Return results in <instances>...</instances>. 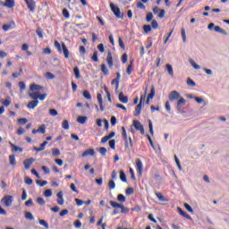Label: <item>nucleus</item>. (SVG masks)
I'll list each match as a JSON object with an SVG mask.
<instances>
[{"instance_id":"nucleus-48","label":"nucleus","mask_w":229,"mask_h":229,"mask_svg":"<svg viewBox=\"0 0 229 229\" xmlns=\"http://www.w3.org/2000/svg\"><path fill=\"white\" fill-rule=\"evenodd\" d=\"M111 85H116V90L117 89H119V80L114 78L112 81H111Z\"/></svg>"},{"instance_id":"nucleus-16","label":"nucleus","mask_w":229,"mask_h":229,"mask_svg":"<svg viewBox=\"0 0 229 229\" xmlns=\"http://www.w3.org/2000/svg\"><path fill=\"white\" fill-rule=\"evenodd\" d=\"M62 50L64 55V58H69L70 52H69V49H67L65 43L62 44Z\"/></svg>"},{"instance_id":"nucleus-15","label":"nucleus","mask_w":229,"mask_h":229,"mask_svg":"<svg viewBox=\"0 0 229 229\" xmlns=\"http://www.w3.org/2000/svg\"><path fill=\"white\" fill-rule=\"evenodd\" d=\"M106 60H107L108 66L113 67L114 66V59L112 57V52H108Z\"/></svg>"},{"instance_id":"nucleus-3","label":"nucleus","mask_w":229,"mask_h":229,"mask_svg":"<svg viewBox=\"0 0 229 229\" xmlns=\"http://www.w3.org/2000/svg\"><path fill=\"white\" fill-rule=\"evenodd\" d=\"M1 203L4 205V207H12V203H13V196L6 195L1 199Z\"/></svg>"},{"instance_id":"nucleus-44","label":"nucleus","mask_w":229,"mask_h":229,"mask_svg":"<svg viewBox=\"0 0 229 229\" xmlns=\"http://www.w3.org/2000/svg\"><path fill=\"white\" fill-rule=\"evenodd\" d=\"M187 85H189L190 87H196V82H194V81H192V79L188 78L187 79Z\"/></svg>"},{"instance_id":"nucleus-58","label":"nucleus","mask_w":229,"mask_h":229,"mask_svg":"<svg viewBox=\"0 0 229 229\" xmlns=\"http://www.w3.org/2000/svg\"><path fill=\"white\" fill-rule=\"evenodd\" d=\"M39 225L45 226V228H49V225L47 224V222H46V220H39Z\"/></svg>"},{"instance_id":"nucleus-33","label":"nucleus","mask_w":229,"mask_h":229,"mask_svg":"<svg viewBox=\"0 0 229 229\" xmlns=\"http://www.w3.org/2000/svg\"><path fill=\"white\" fill-rule=\"evenodd\" d=\"M153 98H155V87L152 86L150 93L148 94L147 98L153 99Z\"/></svg>"},{"instance_id":"nucleus-20","label":"nucleus","mask_w":229,"mask_h":229,"mask_svg":"<svg viewBox=\"0 0 229 229\" xmlns=\"http://www.w3.org/2000/svg\"><path fill=\"white\" fill-rule=\"evenodd\" d=\"M118 98L122 103H128V96H124V93L120 92Z\"/></svg>"},{"instance_id":"nucleus-8","label":"nucleus","mask_w":229,"mask_h":229,"mask_svg":"<svg viewBox=\"0 0 229 229\" xmlns=\"http://www.w3.org/2000/svg\"><path fill=\"white\" fill-rule=\"evenodd\" d=\"M136 169L138 170L139 174H142L144 166L142 165V161L139 158L136 159Z\"/></svg>"},{"instance_id":"nucleus-6","label":"nucleus","mask_w":229,"mask_h":229,"mask_svg":"<svg viewBox=\"0 0 229 229\" xmlns=\"http://www.w3.org/2000/svg\"><path fill=\"white\" fill-rule=\"evenodd\" d=\"M35 158L33 157H30L29 159H25L23 161V165H24V168L28 171V169H30V167L31 166V165L33 164V162H35Z\"/></svg>"},{"instance_id":"nucleus-63","label":"nucleus","mask_w":229,"mask_h":229,"mask_svg":"<svg viewBox=\"0 0 229 229\" xmlns=\"http://www.w3.org/2000/svg\"><path fill=\"white\" fill-rule=\"evenodd\" d=\"M132 67H133V64H132V63L131 62V64L128 65V67H127V74H131V69H132Z\"/></svg>"},{"instance_id":"nucleus-57","label":"nucleus","mask_w":229,"mask_h":229,"mask_svg":"<svg viewBox=\"0 0 229 229\" xmlns=\"http://www.w3.org/2000/svg\"><path fill=\"white\" fill-rule=\"evenodd\" d=\"M109 146L111 149H115V140H109Z\"/></svg>"},{"instance_id":"nucleus-51","label":"nucleus","mask_w":229,"mask_h":229,"mask_svg":"<svg viewBox=\"0 0 229 229\" xmlns=\"http://www.w3.org/2000/svg\"><path fill=\"white\" fill-rule=\"evenodd\" d=\"M55 47L59 51V53H62V46H60V43L58 41H55Z\"/></svg>"},{"instance_id":"nucleus-22","label":"nucleus","mask_w":229,"mask_h":229,"mask_svg":"<svg viewBox=\"0 0 229 229\" xmlns=\"http://www.w3.org/2000/svg\"><path fill=\"white\" fill-rule=\"evenodd\" d=\"M12 148H13V151H14V153H17L19 151V153H22V148L21 147H17L16 145L13 144L12 142H10Z\"/></svg>"},{"instance_id":"nucleus-26","label":"nucleus","mask_w":229,"mask_h":229,"mask_svg":"<svg viewBox=\"0 0 229 229\" xmlns=\"http://www.w3.org/2000/svg\"><path fill=\"white\" fill-rule=\"evenodd\" d=\"M77 123L80 124H85L87 123V116H79L77 118Z\"/></svg>"},{"instance_id":"nucleus-31","label":"nucleus","mask_w":229,"mask_h":229,"mask_svg":"<svg viewBox=\"0 0 229 229\" xmlns=\"http://www.w3.org/2000/svg\"><path fill=\"white\" fill-rule=\"evenodd\" d=\"M181 35H182V41L184 43L187 42V34L185 33V29L184 28H182L181 30Z\"/></svg>"},{"instance_id":"nucleus-36","label":"nucleus","mask_w":229,"mask_h":229,"mask_svg":"<svg viewBox=\"0 0 229 229\" xmlns=\"http://www.w3.org/2000/svg\"><path fill=\"white\" fill-rule=\"evenodd\" d=\"M109 191H114L115 189V182L114 180H110L108 182Z\"/></svg>"},{"instance_id":"nucleus-23","label":"nucleus","mask_w":229,"mask_h":229,"mask_svg":"<svg viewBox=\"0 0 229 229\" xmlns=\"http://www.w3.org/2000/svg\"><path fill=\"white\" fill-rule=\"evenodd\" d=\"M166 71L168 72V74L173 78L174 76V71L173 70V66L171 64H166Z\"/></svg>"},{"instance_id":"nucleus-11","label":"nucleus","mask_w":229,"mask_h":229,"mask_svg":"<svg viewBox=\"0 0 229 229\" xmlns=\"http://www.w3.org/2000/svg\"><path fill=\"white\" fill-rule=\"evenodd\" d=\"M28 8L30 12H35V1L34 0H25Z\"/></svg>"},{"instance_id":"nucleus-38","label":"nucleus","mask_w":229,"mask_h":229,"mask_svg":"<svg viewBox=\"0 0 229 229\" xmlns=\"http://www.w3.org/2000/svg\"><path fill=\"white\" fill-rule=\"evenodd\" d=\"M122 137L123 140H128V135L126 134V128L122 127Z\"/></svg>"},{"instance_id":"nucleus-32","label":"nucleus","mask_w":229,"mask_h":229,"mask_svg":"<svg viewBox=\"0 0 229 229\" xmlns=\"http://www.w3.org/2000/svg\"><path fill=\"white\" fill-rule=\"evenodd\" d=\"M98 151H99V153L102 157L106 156V148L101 147V148H98Z\"/></svg>"},{"instance_id":"nucleus-14","label":"nucleus","mask_w":229,"mask_h":229,"mask_svg":"<svg viewBox=\"0 0 229 229\" xmlns=\"http://www.w3.org/2000/svg\"><path fill=\"white\" fill-rule=\"evenodd\" d=\"M95 153H96V151H94V149L89 148L83 152L82 157H89V156L94 157Z\"/></svg>"},{"instance_id":"nucleus-54","label":"nucleus","mask_w":229,"mask_h":229,"mask_svg":"<svg viewBox=\"0 0 229 229\" xmlns=\"http://www.w3.org/2000/svg\"><path fill=\"white\" fill-rule=\"evenodd\" d=\"M125 192L128 196H131V194H133L135 191L133 190V188H127Z\"/></svg>"},{"instance_id":"nucleus-34","label":"nucleus","mask_w":229,"mask_h":229,"mask_svg":"<svg viewBox=\"0 0 229 229\" xmlns=\"http://www.w3.org/2000/svg\"><path fill=\"white\" fill-rule=\"evenodd\" d=\"M9 162L11 165H15V164H17L15 162V156L14 155H11L9 156Z\"/></svg>"},{"instance_id":"nucleus-28","label":"nucleus","mask_w":229,"mask_h":229,"mask_svg":"<svg viewBox=\"0 0 229 229\" xmlns=\"http://www.w3.org/2000/svg\"><path fill=\"white\" fill-rule=\"evenodd\" d=\"M156 196L159 199V201H168V199H165V197H164V195H162V193L160 192H156Z\"/></svg>"},{"instance_id":"nucleus-29","label":"nucleus","mask_w":229,"mask_h":229,"mask_svg":"<svg viewBox=\"0 0 229 229\" xmlns=\"http://www.w3.org/2000/svg\"><path fill=\"white\" fill-rule=\"evenodd\" d=\"M25 218H27L29 221H33V219H35V217H33V214L29 211L25 212Z\"/></svg>"},{"instance_id":"nucleus-61","label":"nucleus","mask_w":229,"mask_h":229,"mask_svg":"<svg viewBox=\"0 0 229 229\" xmlns=\"http://www.w3.org/2000/svg\"><path fill=\"white\" fill-rule=\"evenodd\" d=\"M91 58L93 62H99V59L98 58V51L94 52L93 56Z\"/></svg>"},{"instance_id":"nucleus-19","label":"nucleus","mask_w":229,"mask_h":229,"mask_svg":"<svg viewBox=\"0 0 229 229\" xmlns=\"http://www.w3.org/2000/svg\"><path fill=\"white\" fill-rule=\"evenodd\" d=\"M177 210L182 217H185L186 219H192L189 214H187L185 211H182V208H177Z\"/></svg>"},{"instance_id":"nucleus-53","label":"nucleus","mask_w":229,"mask_h":229,"mask_svg":"<svg viewBox=\"0 0 229 229\" xmlns=\"http://www.w3.org/2000/svg\"><path fill=\"white\" fill-rule=\"evenodd\" d=\"M38 130L39 131L38 133H46V125L42 124Z\"/></svg>"},{"instance_id":"nucleus-24","label":"nucleus","mask_w":229,"mask_h":229,"mask_svg":"<svg viewBox=\"0 0 229 229\" xmlns=\"http://www.w3.org/2000/svg\"><path fill=\"white\" fill-rule=\"evenodd\" d=\"M73 72H74L76 80H80V78H81V75L80 74V68H78V66H75L73 68Z\"/></svg>"},{"instance_id":"nucleus-64","label":"nucleus","mask_w":229,"mask_h":229,"mask_svg":"<svg viewBox=\"0 0 229 229\" xmlns=\"http://www.w3.org/2000/svg\"><path fill=\"white\" fill-rule=\"evenodd\" d=\"M122 62H123V64H126V62H128V55L127 54L123 55Z\"/></svg>"},{"instance_id":"nucleus-42","label":"nucleus","mask_w":229,"mask_h":229,"mask_svg":"<svg viewBox=\"0 0 229 229\" xmlns=\"http://www.w3.org/2000/svg\"><path fill=\"white\" fill-rule=\"evenodd\" d=\"M44 196L46 198H51V196H53V191L51 190H46L44 192Z\"/></svg>"},{"instance_id":"nucleus-41","label":"nucleus","mask_w":229,"mask_h":229,"mask_svg":"<svg viewBox=\"0 0 229 229\" xmlns=\"http://www.w3.org/2000/svg\"><path fill=\"white\" fill-rule=\"evenodd\" d=\"M83 97L86 99H92V96L90 95V92H89L88 90L83 91Z\"/></svg>"},{"instance_id":"nucleus-49","label":"nucleus","mask_w":229,"mask_h":229,"mask_svg":"<svg viewBox=\"0 0 229 229\" xmlns=\"http://www.w3.org/2000/svg\"><path fill=\"white\" fill-rule=\"evenodd\" d=\"M184 208H186V210H188V212H191L192 214V212H194V209H192V207H191V205H189L188 203L184 204Z\"/></svg>"},{"instance_id":"nucleus-45","label":"nucleus","mask_w":229,"mask_h":229,"mask_svg":"<svg viewBox=\"0 0 229 229\" xmlns=\"http://www.w3.org/2000/svg\"><path fill=\"white\" fill-rule=\"evenodd\" d=\"M37 35L38 36L39 38H44V34L42 32V29L38 28L36 30Z\"/></svg>"},{"instance_id":"nucleus-5","label":"nucleus","mask_w":229,"mask_h":229,"mask_svg":"<svg viewBox=\"0 0 229 229\" xmlns=\"http://www.w3.org/2000/svg\"><path fill=\"white\" fill-rule=\"evenodd\" d=\"M180 93L176 90L171 91L168 95L169 101H176V99H180Z\"/></svg>"},{"instance_id":"nucleus-13","label":"nucleus","mask_w":229,"mask_h":229,"mask_svg":"<svg viewBox=\"0 0 229 229\" xmlns=\"http://www.w3.org/2000/svg\"><path fill=\"white\" fill-rule=\"evenodd\" d=\"M37 106H38V100H32L27 105L30 109L37 108Z\"/></svg>"},{"instance_id":"nucleus-4","label":"nucleus","mask_w":229,"mask_h":229,"mask_svg":"<svg viewBox=\"0 0 229 229\" xmlns=\"http://www.w3.org/2000/svg\"><path fill=\"white\" fill-rule=\"evenodd\" d=\"M133 126H134L135 130H137L138 131H140L141 135H144V133H145L144 125H142V123H140V122H139L138 120H134Z\"/></svg>"},{"instance_id":"nucleus-56","label":"nucleus","mask_w":229,"mask_h":229,"mask_svg":"<svg viewBox=\"0 0 229 229\" xmlns=\"http://www.w3.org/2000/svg\"><path fill=\"white\" fill-rule=\"evenodd\" d=\"M73 225L75 228H81V222L80 220H75Z\"/></svg>"},{"instance_id":"nucleus-18","label":"nucleus","mask_w":229,"mask_h":229,"mask_svg":"<svg viewBox=\"0 0 229 229\" xmlns=\"http://www.w3.org/2000/svg\"><path fill=\"white\" fill-rule=\"evenodd\" d=\"M142 110V104H138L135 107L134 115L139 117L140 115V111Z\"/></svg>"},{"instance_id":"nucleus-21","label":"nucleus","mask_w":229,"mask_h":229,"mask_svg":"<svg viewBox=\"0 0 229 229\" xmlns=\"http://www.w3.org/2000/svg\"><path fill=\"white\" fill-rule=\"evenodd\" d=\"M30 90L32 92H35L36 90H42V86L38 85V84H32V85H30Z\"/></svg>"},{"instance_id":"nucleus-27","label":"nucleus","mask_w":229,"mask_h":229,"mask_svg":"<svg viewBox=\"0 0 229 229\" xmlns=\"http://www.w3.org/2000/svg\"><path fill=\"white\" fill-rule=\"evenodd\" d=\"M120 180H122L124 183L128 182V179H126V174H124V171H120Z\"/></svg>"},{"instance_id":"nucleus-37","label":"nucleus","mask_w":229,"mask_h":229,"mask_svg":"<svg viewBox=\"0 0 229 229\" xmlns=\"http://www.w3.org/2000/svg\"><path fill=\"white\" fill-rule=\"evenodd\" d=\"M117 200L120 201V203H124V201H126V197L123 194H118Z\"/></svg>"},{"instance_id":"nucleus-7","label":"nucleus","mask_w":229,"mask_h":229,"mask_svg":"<svg viewBox=\"0 0 229 229\" xmlns=\"http://www.w3.org/2000/svg\"><path fill=\"white\" fill-rule=\"evenodd\" d=\"M0 4L7 8H13L15 6V0H5V3L0 2Z\"/></svg>"},{"instance_id":"nucleus-46","label":"nucleus","mask_w":229,"mask_h":229,"mask_svg":"<svg viewBox=\"0 0 229 229\" xmlns=\"http://www.w3.org/2000/svg\"><path fill=\"white\" fill-rule=\"evenodd\" d=\"M148 128H149L150 134L154 135L155 131H153V123L151 122V120H148Z\"/></svg>"},{"instance_id":"nucleus-47","label":"nucleus","mask_w":229,"mask_h":229,"mask_svg":"<svg viewBox=\"0 0 229 229\" xmlns=\"http://www.w3.org/2000/svg\"><path fill=\"white\" fill-rule=\"evenodd\" d=\"M62 126H63L64 130H69V121L64 120Z\"/></svg>"},{"instance_id":"nucleus-9","label":"nucleus","mask_w":229,"mask_h":229,"mask_svg":"<svg viewBox=\"0 0 229 229\" xmlns=\"http://www.w3.org/2000/svg\"><path fill=\"white\" fill-rule=\"evenodd\" d=\"M113 137H115V132L112 131L109 135H106L101 139L102 144H105L110 140V139H113Z\"/></svg>"},{"instance_id":"nucleus-12","label":"nucleus","mask_w":229,"mask_h":229,"mask_svg":"<svg viewBox=\"0 0 229 229\" xmlns=\"http://www.w3.org/2000/svg\"><path fill=\"white\" fill-rule=\"evenodd\" d=\"M30 98H31V99H34V101L38 100V98H40V92L38 91H33L31 93L29 94Z\"/></svg>"},{"instance_id":"nucleus-35","label":"nucleus","mask_w":229,"mask_h":229,"mask_svg":"<svg viewBox=\"0 0 229 229\" xmlns=\"http://www.w3.org/2000/svg\"><path fill=\"white\" fill-rule=\"evenodd\" d=\"M52 155H53V157H60V149L53 148L52 149Z\"/></svg>"},{"instance_id":"nucleus-60","label":"nucleus","mask_w":229,"mask_h":229,"mask_svg":"<svg viewBox=\"0 0 229 229\" xmlns=\"http://www.w3.org/2000/svg\"><path fill=\"white\" fill-rule=\"evenodd\" d=\"M118 44L122 49H125L124 42L123 41V38H118Z\"/></svg>"},{"instance_id":"nucleus-59","label":"nucleus","mask_w":229,"mask_h":229,"mask_svg":"<svg viewBox=\"0 0 229 229\" xmlns=\"http://www.w3.org/2000/svg\"><path fill=\"white\" fill-rule=\"evenodd\" d=\"M4 106H10V105H12V101L10 100V98H6L4 102H3Z\"/></svg>"},{"instance_id":"nucleus-55","label":"nucleus","mask_w":229,"mask_h":229,"mask_svg":"<svg viewBox=\"0 0 229 229\" xmlns=\"http://www.w3.org/2000/svg\"><path fill=\"white\" fill-rule=\"evenodd\" d=\"M49 114H50V115L55 117V116L58 115V111H56V109H50Z\"/></svg>"},{"instance_id":"nucleus-1","label":"nucleus","mask_w":229,"mask_h":229,"mask_svg":"<svg viewBox=\"0 0 229 229\" xmlns=\"http://www.w3.org/2000/svg\"><path fill=\"white\" fill-rule=\"evenodd\" d=\"M111 207H113V208H121V212L122 214H128V212H130V209L126 207H124V205L123 204H119L116 201L111 200L109 201Z\"/></svg>"},{"instance_id":"nucleus-17","label":"nucleus","mask_w":229,"mask_h":229,"mask_svg":"<svg viewBox=\"0 0 229 229\" xmlns=\"http://www.w3.org/2000/svg\"><path fill=\"white\" fill-rule=\"evenodd\" d=\"M214 31H216V33H221L222 35H228V32H226V30L219 26H215Z\"/></svg>"},{"instance_id":"nucleus-62","label":"nucleus","mask_w":229,"mask_h":229,"mask_svg":"<svg viewBox=\"0 0 229 229\" xmlns=\"http://www.w3.org/2000/svg\"><path fill=\"white\" fill-rule=\"evenodd\" d=\"M18 123L20 124H26V123H28V119H26V118H20V119H18Z\"/></svg>"},{"instance_id":"nucleus-2","label":"nucleus","mask_w":229,"mask_h":229,"mask_svg":"<svg viewBox=\"0 0 229 229\" xmlns=\"http://www.w3.org/2000/svg\"><path fill=\"white\" fill-rule=\"evenodd\" d=\"M110 8L117 19H123V17H124V13H121V9L115 6L113 3L110 4Z\"/></svg>"},{"instance_id":"nucleus-30","label":"nucleus","mask_w":229,"mask_h":229,"mask_svg":"<svg viewBox=\"0 0 229 229\" xmlns=\"http://www.w3.org/2000/svg\"><path fill=\"white\" fill-rule=\"evenodd\" d=\"M190 64H191V67H193V69H197V70L201 69L199 64H197L196 62H194V60H192V59H190Z\"/></svg>"},{"instance_id":"nucleus-25","label":"nucleus","mask_w":229,"mask_h":229,"mask_svg":"<svg viewBox=\"0 0 229 229\" xmlns=\"http://www.w3.org/2000/svg\"><path fill=\"white\" fill-rule=\"evenodd\" d=\"M101 71L105 74V76H108V74H110V72L108 71V68H106V64H105L101 65Z\"/></svg>"},{"instance_id":"nucleus-40","label":"nucleus","mask_w":229,"mask_h":229,"mask_svg":"<svg viewBox=\"0 0 229 229\" xmlns=\"http://www.w3.org/2000/svg\"><path fill=\"white\" fill-rule=\"evenodd\" d=\"M147 22H151L153 21V13H148L146 16Z\"/></svg>"},{"instance_id":"nucleus-50","label":"nucleus","mask_w":229,"mask_h":229,"mask_svg":"<svg viewBox=\"0 0 229 229\" xmlns=\"http://www.w3.org/2000/svg\"><path fill=\"white\" fill-rule=\"evenodd\" d=\"M143 30L145 33H149L151 31V25H144Z\"/></svg>"},{"instance_id":"nucleus-10","label":"nucleus","mask_w":229,"mask_h":229,"mask_svg":"<svg viewBox=\"0 0 229 229\" xmlns=\"http://www.w3.org/2000/svg\"><path fill=\"white\" fill-rule=\"evenodd\" d=\"M186 101H185V98H183V97H180L178 98V101H177V110L178 112H180L182 110V106L185 105Z\"/></svg>"},{"instance_id":"nucleus-43","label":"nucleus","mask_w":229,"mask_h":229,"mask_svg":"<svg viewBox=\"0 0 229 229\" xmlns=\"http://www.w3.org/2000/svg\"><path fill=\"white\" fill-rule=\"evenodd\" d=\"M37 203H38V205L44 206L46 205V200H44V199L42 197H39L36 199Z\"/></svg>"},{"instance_id":"nucleus-52","label":"nucleus","mask_w":229,"mask_h":229,"mask_svg":"<svg viewBox=\"0 0 229 229\" xmlns=\"http://www.w3.org/2000/svg\"><path fill=\"white\" fill-rule=\"evenodd\" d=\"M151 27L153 28V30H157L158 28V22L157 21V20L152 21Z\"/></svg>"},{"instance_id":"nucleus-39","label":"nucleus","mask_w":229,"mask_h":229,"mask_svg":"<svg viewBox=\"0 0 229 229\" xmlns=\"http://www.w3.org/2000/svg\"><path fill=\"white\" fill-rule=\"evenodd\" d=\"M46 78H47V80H55L56 76H55V74L51 73L50 72H46Z\"/></svg>"}]
</instances>
